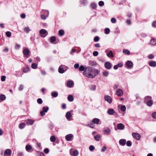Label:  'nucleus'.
<instances>
[{
  "label": "nucleus",
  "instance_id": "603ef678",
  "mask_svg": "<svg viewBox=\"0 0 156 156\" xmlns=\"http://www.w3.org/2000/svg\"><path fill=\"white\" fill-rule=\"evenodd\" d=\"M98 4L100 6H102L104 5V2L103 1H101L99 2Z\"/></svg>",
  "mask_w": 156,
  "mask_h": 156
},
{
  "label": "nucleus",
  "instance_id": "a878e982",
  "mask_svg": "<svg viewBox=\"0 0 156 156\" xmlns=\"http://www.w3.org/2000/svg\"><path fill=\"white\" fill-rule=\"evenodd\" d=\"M25 124L24 122L21 123L19 125V128L20 129H22L25 126Z\"/></svg>",
  "mask_w": 156,
  "mask_h": 156
},
{
  "label": "nucleus",
  "instance_id": "e2e57ef3",
  "mask_svg": "<svg viewBox=\"0 0 156 156\" xmlns=\"http://www.w3.org/2000/svg\"><path fill=\"white\" fill-rule=\"evenodd\" d=\"M44 152L46 154L48 153L49 152V149L48 148L45 149L44 150Z\"/></svg>",
  "mask_w": 156,
  "mask_h": 156
},
{
  "label": "nucleus",
  "instance_id": "8fccbe9b",
  "mask_svg": "<svg viewBox=\"0 0 156 156\" xmlns=\"http://www.w3.org/2000/svg\"><path fill=\"white\" fill-rule=\"evenodd\" d=\"M88 126L90 127L91 128H93L94 126V123L92 122H91L89 124Z\"/></svg>",
  "mask_w": 156,
  "mask_h": 156
},
{
  "label": "nucleus",
  "instance_id": "58836bf2",
  "mask_svg": "<svg viewBox=\"0 0 156 156\" xmlns=\"http://www.w3.org/2000/svg\"><path fill=\"white\" fill-rule=\"evenodd\" d=\"M95 140L97 141H98L100 138V136L99 135H97L94 136Z\"/></svg>",
  "mask_w": 156,
  "mask_h": 156
},
{
  "label": "nucleus",
  "instance_id": "412c9836",
  "mask_svg": "<svg viewBox=\"0 0 156 156\" xmlns=\"http://www.w3.org/2000/svg\"><path fill=\"white\" fill-rule=\"evenodd\" d=\"M67 84L68 87L71 88L73 86L74 82L72 81H69L67 82Z\"/></svg>",
  "mask_w": 156,
  "mask_h": 156
},
{
  "label": "nucleus",
  "instance_id": "4c0bfd02",
  "mask_svg": "<svg viewBox=\"0 0 156 156\" xmlns=\"http://www.w3.org/2000/svg\"><path fill=\"white\" fill-rule=\"evenodd\" d=\"M37 66V64L35 63H32L31 65V67L33 69H36Z\"/></svg>",
  "mask_w": 156,
  "mask_h": 156
},
{
  "label": "nucleus",
  "instance_id": "4be33fe9",
  "mask_svg": "<svg viewBox=\"0 0 156 156\" xmlns=\"http://www.w3.org/2000/svg\"><path fill=\"white\" fill-rule=\"evenodd\" d=\"M117 127L119 129L123 130L124 129L125 126L123 124L120 123L118 124Z\"/></svg>",
  "mask_w": 156,
  "mask_h": 156
},
{
  "label": "nucleus",
  "instance_id": "f8f14e48",
  "mask_svg": "<svg viewBox=\"0 0 156 156\" xmlns=\"http://www.w3.org/2000/svg\"><path fill=\"white\" fill-rule=\"evenodd\" d=\"M26 149L27 152H31L34 151L32 147L29 144L26 145Z\"/></svg>",
  "mask_w": 156,
  "mask_h": 156
},
{
  "label": "nucleus",
  "instance_id": "c756f323",
  "mask_svg": "<svg viewBox=\"0 0 156 156\" xmlns=\"http://www.w3.org/2000/svg\"><path fill=\"white\" fill-rule=\"evenodd\" d=\"M6 97L3 94H1L0 96V100L1 101H4Z\"/></svg>",
  "mask_w": 156,
  "mask_h": 156
},
{
  "label": "nucleus",
  "instance_id": "c9c22d12",
  "mask_svg": "<svg viewBox=\"0 0 156 156\" xmlns=\"http://www.w3.org/2000/svg\"><path fill=\"white\" fill-rule=\"evenodd\" d=\"M51 96L54 98L56 97L58 95V93L57 92H53L51 94Z\"/></svg>",
  "mask_w": 156,
  "mask_h": 156
},
{
  "label": "nucleus",
  "instance_id": "37998d69",
  "mask_svg": "<svg viewBox=\"0 0 156 156\" xmlns=\"http://www.w3.org/2000/svg\"><path fill=\"white\" fill-rule=\"evenodd\" d=\"M37 102L39 104H41L43 103L42 100L41 98H38L37 100Z\"/></svg>",
  "mask_w": 156,
  "mask_h": 156
},
{
  "label": "nucleus",
  "instance_id": "49530a36",
  "mask_svg": "<svg viewBox=\"0 0 156 156\" xmlns=\"http://www.w3.org/2000/svg\"><path fill=\"white\" fill-rule=\"evenodd\" d=\"M6 36L8 37H10L11 35V33L9 31H7L5 33Z\"/></svg>",
  "mask_w": 156,
  "mask_h": 156
},
{
  "label": "nucleus",
  "instance_id": "423d86ee",
  "mask_svg": "<svg viewBox=\"0 0 156 156\" xmlns=\"http://www.w3.org/2000/svg\"><path fill=\"white\" fill-rule=\"evenodd\" d=\"M70 151V154L72 156H77L79 154V152L77 150L71 149Z\"/></svg>",
  "mask_w": 156,
  "mask_h": 156
},
{
  "label": "nucleus",
  "instance_id": "6ab92c4d",
  "mask_svg": "<svg viewBox=\"0 0 156 156\" xmlns=\"http://www.w3.org/2000/svg\"><path fill=\"white\" fill-rule=\"evenodd\" d=\"M73 136L71 134H69L66 136L65 138L66 140L68 141H70L72 140V138Z\"/></svg>",
  "mask_w": 156,
  "mask_h": 156
},
{
  "label": "nucleus",
  "instance_id": "774afa93",
  "mask_svg": "<svg viewBox=\"0 0 156 156\" xmlns=\"http://www.w3.org/2000/svg\"><path fill=\"white\" fill-rule=\"evenodd\" d=\"M66 108V105L65 104H63L62 105V108L63 109H65Z\"/></svg>",
  "mask_w": 156,
  "mask_h": 156
},
{
  "label": "nucleus",
  "instance_id": "20e7f679",
  "mask_svg": "<svg viewBox=\"0 0 156 156\" xmlns=\"http://www.w3.org/2000/svg\"><path fill=\"white\" fill-rule=\"evenodd\" d=\"M30 51L28 48H26L24 49L23 51L24 57L27 58H29L30 56Z\"/></svg>",
  "mask_w": 156,
  "mask_h": 156
},
{
  "label": "nucleus",
  "instance_id": "0e129e2a",
  "mask_svg": "<svg viewBox=\"0 0 156 156\" xmlns=\"http://www.w3.org/2000/svg\"><path fill=\"white\" fill-rule=\"evenodd\" d=\"M152 26L154 27H156V21H154L152 23Z\"/></svg>",
  "mask_w": 156,
  "mask_h": 156
},
{
  "label": "nucleus",
  "instance_id": "72a5a7b5",
  "mask_svg": "<svg viewBox=\"0 0 156 156\" xmlns=\"http://www.w3.org/2000/svg\"><path fill=\"white\" fill-rule=\"evenodd\" d=\"M56 40V37L55 36H52L50 39V42L53 43Z\"/></svg>",
  "mask_w": 156,
  "mask_h": 156
},
{
  "label": "nucleus",
  "instance_id": "1a4fd4ad",
  "mask_svg": "<svg viewBox=\"0 0 156 156\" xmlns=\"http://www.w3.org/2000/svg\"><path fill=\"white\" fill-rule=\"evenodd\" d=\"M105 52L106 53V55L109 58L113 57L114 56L112 51V50H110L108 51V50H106L105 51Z\"/></svg>",
  "mask_w": 156,
  "mask_h": 156
},
{
  "label": "nucleus",
  "instance_id": "69168bd1",
  "mask_svg": "<svg viewBox=\"0 0 156 156\" xmlns=\"http://www.w3.org/2000/svg\"><path fill=\"white\" fill-rule=\"evenodd\" d=\"M21 17L22 18H24L26 17L25 14L24 13H22L21 15Z\"/></svg>",
  "mask_w": 156,
  "mask_h": 156
},
{
  "label": "nucleus",
  "instance_id": "f704fd0d",
  "mask_svg": "<svg viewBox=\"0 0 156 156\" xmlns=\"http://www.w3.org/2000/svg\"><path fill=\"white\" fill-rule=\"evenodd\" d=\"M90 7L92 9H95L96 8V5L94 3H92L91 4Z\"/></svg>",
  "mask_w": 156,
  "mask_h": 156
},
{
  "label": "nucleus",
  "instance_id": "a211bd4d",
  "mask_svg": "<svg viewBox=\"0 0 156 156\" xmlns=\"http://www.w3.org/2000/svg\"><path fill=\"white\" fill-rule=\"evenodd\" d=\"M105 101L110 103L112 102V99L111 97L108 95H106L105 97Z\"/></svg>",
  "mask_w": 156,
  "mask_h": 156
},
{
  "label": "nucleus",
  "instance_id": "f03ea898",
  "mask_svg": "<svg viewBox=\"0 0 156 156\" xmlns=\"http://www.w3.org/2000/svg\"><path fill=\"white\" fill-rule=\"evenodd\" d=\"M68 67L64 65L60 66L58 68V71L60 73H64L67 69Z\"/></svg>",
  "mask_w": 156,
  "mask_h": 156
},
{
  "label": "nucleus",
  "instance_id": "f3484780",
  "mask_svg": "<svg viewBox=\"0 0 156 156\" xmlns=\"http://www.w3.org/2000/svg\"><path fill=\"white\" fill-rule=\"evenodd\" d=\"M34 121V120L30 119H27L25 121L27 125H31L33 124Z\"/></svg>",
  "mask_w": 156,
  "mask_h": 156
},
{
  "label": "nucleus",
  "instance_id": "9b49d317",
  "mask_svg": "<svg viewBox=\"0 0 156 156\" xmlns=\"http://www.w3.org/2000/svg\"><path fill=\"white\" fill-rule=\"evenodd\" d=\"M132 136L134 138L137 140H139L140 139V136L138 133H132Z\"/></svg>",
  "mask_w": 156,
  "mask_h": 156
},
{
  "label": "nucleus",
  "instance_id": "39448f33",
  "mask_svg": "<svg viewBox=\"0 0 156 156\" xmlns=\"http://www.w3.org/2000/svg\"><path fill=\"white\" fill-rule=\"evenodd\" d=\"M43 110L40 112V114L41 116H43L45 115V113L47 112L49 109L48 107H43L42 108Z\"/></svg>",
  "mask_w": 156,
  "mask_h": 156
},
{
  "label": "nucleus",
  "instance_id": "09e8293b",
  "mask_svg": "<svg viewBox=\"0 0 156 156\" xmlns=\"http://www.w3.org/2000/svg\"><path fill=\"white\" fill-rule=\"evenodd\" d=\"M29 70V69L28 67H25L24 68L23 71L24 73H27Z\"/></svg>",
  "mask_w": 156,
  "mask_h": 156
},
{
  "label": "nucleus",
  "instance_id": "7ed1b4c3",
  "mask_svg": "<svg viewBox=\"0 0 156 156\" xmlns=\"http://www.w3.org/2000/svg\"><path fill=\"white\" fill-rule=\"evenodd\" d=\"M151 97L150 96H147L144 98L145 101H147V105L148 106H151L153 104V102L151 100Z\"/></svg>",
  "mask_w": 156,
  "mask_h": 156
},
{
  "label": "nucleus",
  "instance_id": "ea45409f",
  "mask_svg": "<svg viewBox=\"0 0 156 156\" xmlns=\"http://www.w3.org/2000/svg\"><path fill=\"white\" fill-rule=\"evenodd\" d=\"M85 68L83 66L81 65L79 67V70L80 71H83L85 70Z\"/></svg>",
  "mask_w": 156,
  "mask_h": 156
},
{
  "label": "nucleus",
  "instance_id": "a19ab883",
  "mask_svg": "<svg viewBox=\"0 0 156 156\" xmlns=\"http://www.w3.org/2000/svg\"><path fill=\"white\" fill-rule=\"evenodd\" d=\"M55 138L54 136H51L50 138V141L52 142H54L55 140Z\"/></svg>",
  "mask_w": 156,
  "mask_h": 156
},
{
  "label": "nucleus",
  "instance_id": "79ce46f5",
  "mask_svg": "<svg viewBox=\"0 0 156 156\" xmlns=\"http://www.w3.org/2000/svg\"><path fill=\"white\" fill-rule=\"evenodd\" d=\"M21 47V45L19 44H16L15 46V48L16 49H18Z\"/></svg>",
  "mask_w": 156,
  "mask_h": 156
},
{
  "label": "nucleus",
  "instance_id": "4468645a",
  "mask_svg": "<svg viewBox=\"0 0 156 156\" xmlns=\"http://www.w3.org/2000/svg\"><path fill=\"white\" fill-rule=\"evenodd\" d=\"M112 65L109 62H107L105 64V67L107 69H110L112 67Z\"/></svg>",
  "mask_w": 156,
  "mask_h": 156
},
{
  "label": "nucleus",
  "instance_id": "ddd939ff",
  "mask_svg": "<svg viewBox=\"0 0 156 156\" xmlns=\"http://www.w3.org/2000/svg\"><path fill=\"white\" fill-rule=\"evenodd\" d=\"M116 94L118 96L121 97L123 94L122 90L121 89H118L116 91Z\"/></svg>",
  "mask_w": 156,
  "mask_h": 156
},
{
  "label": "nucleus",
  "instance_id": "b1692460",
  "mask_svg": "<svg viewBox=\"0 0 156 156\" xmlns=\"http://www.w3.org/2000/svg\"><path fill=\"white\" fill-rule=\"evenodd\" d=\"M92 121V122L95 124H98L100 121V119L98 118H94Z\"/></svg>",
  "mask_w": 156,
  "mask_h": 156
},
{
  "label": "nucleus",
  "instance_id": "bb28decb",
  "mask_svg": "<svg viewBox=\"0 0 156 156\" xmlns=\"http://www.w3.org/2000/svg\"><path fill=\"white\" fill-rule=\"evenodd\" d=\"M68 100L69 101H73L74 98L72 95H69L68 96Z\"/></svg>",
  "mask_w": 156,
  "mask_h": 156
},
{
  "label": "nucleus",
  "instance_id": "4d7b16f0",
  "mask_svg": "<svg viewBox=\"0 0 156 156\" xmlns=\"http://www.w3.org/2000/svg\"><path fill=\"white\" fill-rule=\"evenodd\" d=\"M152 116L153 118L156 119V112H153L152 114Z\"/></svg>",
  "mask_w": 156,
  "mask_h": 156
},
{
  "label": "nucleus",
  "instance_id": "c85d7f7f",
  "mask_svg": "<svg viewBox=\"0 0 156 156\" xmlns=\"http://www.w3.org/2000/svg\"><path fill=\"white\" fill-rule=\"evenodd\" d=\"M103 75L105 77H107L109 74V73L107 70H105L102 73Z\"/></svg>",
  "mask_w": 156,
  "mask_h": 156
},
{
  "label": "nucleus",
  "instance_id": "338daca9",
  "mask_svg": "<svg viewBox=\"0 0 156 156\" xmlns=\"http://www.w3.org/2000/svg\"><path fill=\"white\" fill-rule=\"evenodd\" d=\"M41 18L43 20H45L46 19V17L44 15H41Z\"/></svg>",
  "mask_w": 156,
  "mask_h": 156
},
{
  "label": "nucleus",
  "instance_id": "2eb2a0df",
  "mask_svg": "<svg viewBox=\"0 0 156 156\" xmlns=\"http://www.w3.org/2000/svg\"><path fill=\"white\" fill-rule=\"evenodd\" d=\"M111 133V129L110 128L107 127L104 130V134L105 135H108Z\"/></svg>",
  "mask_w": 156,
  "mask_h": 156
},
{
  "label": "nucleus",
  "instance_id": "052dcab7",
  "mask_svg": "<svg viewBox=\"0 0 156 156\" xmlns=\"http://www.w3.org/2000/svg\"><path fill=\"white\" fill-rule=\"evenodd\" d=\"M74 66L75 68L77 69L79 67V65L78 63H76L74 65Z\"/></svg>",
  "mask_w": 156,
  "mask_h": 156
},
{
  "label": "nucleus",
  "instance_id": "c03bdc74",
  "mask_svg": "<svg viewBox=\"0 0 156 156\" xmlns=\"http://www.w3.org/2000/svg\"><path fill=\"white\" fill-rule=\"evenodd\" d=\"M89 149L90 151H92L94 150L95 148L94 146L91 145L89 147Z\"/></svg>",
  "mask_w": 156,
  "mask_h": 156
},
{
  "label": "nucleus",
  "instance_id": "6e6d98bb",
  "mask_svg": "<svg viewBox=\"0 0 156 156\" xmlns=\"http://www.w3.org/2000/svg\"><path fill=\"white\" fill-rule=\"evenodd\" d=\"M93 54L94 56H96L98 55V53L97 51H94L93 52Z\"/></svg>",
  "mask_w": 156,
  "mask_h": 156
},
{
  "label": "nucleus",
  "instance_id": "f257e3e1",
  "mask_svg": "<svg viewBox=\"0 0 156 156\" xmlns=\"http://www.w3.org/2000/svg\"><path fill=\"white\" fill-rule=\"evenodd\" d=\"M99 71L93 68L87 66L83 73V74L89 78H94L97 74L99 73Z\"/></svg>",
  "mask_w": 156,
  "mask_h": 156
},
{
  "label": "nucleus",
  "instance_id": "aec40b11",
  "mask_svg": "<svg viewBox=\"0 0 156 156\" xmlns=\"http://www.w3.org/2000/svg\"><path fill=\"white\" fill-rule=\"evenodd\" d=\"M88 65L91 66H95L97 65V62L94 61L90 60L88 61Z\"/></svg>",
  "mask_w": 156,
  "mask_h": 156
},
{
  "label": "nucleus",
  "instance_id": "bf43d9fd",
  "mask_svg": "<svg viewBox=\"0 0 156 156\" xmlns=\"http://www.w3.org/2000/svg\"><path fill=\"white\" fill-rule=\"evenodd\" d=\"M111 21L113 23H115L116 22V20L115 18H112L111 19Z\"/></svg>",
  "mask_w": 156,
  "mask_h": 156
},
{
  "label": "nucleus",
  "instance_id": "9d476101",
  "mask_svg": "<svg viewBox=\"0 0 156 156\" xmlns=\"http://www.w3.org/2000/svg\"><path fill=\"white\" fill-rule=\"evenodd\" d=\"M133 63L130 61H128L126 63V65L128 68L131 69L133 67Z\"/></svg>",
  "mask_w": 156,
  "mask_h": 156
},
{
  "label": "nucleus",
  "instance_id": "0eeeda50",
  "mask_svg": "<svg viewBox=\"0 0 156 156\" xmlns=\"http://www.w3.org/2000/svg\"><path fill=\"white\" fill-rule=\"evenodd\" d=\"M40 34L41 37H44L47 35L48 32L46 30H40Z\"/></svg>",
  "mask_w": 156,
  "mask_h": 156
},
{
  "label": "nucleus",
  "instance_id": "393cba45",
  "mask_svg": "<svg viewBox=\"0 0 156 156\" xmlns=\"http://www.w3.org/2000/svg\"><path fill=\"white\" fill-rule=\"evenodd\" d=\"M119 143L122 145H124L126 144V140L124 139H121L119 141Z\"/></svg>",
  "mask_w": 156,
  "mask_h": 156
},
{
  "label": "nucleus",
  "instance_id": "864d4df0",
  "mask_svg": "<svg viewBox=\"0 0 156 156\" xmlns=\"http://www.w3.org/2000/svg\"><path fill=\"white\" fill-rule=\"evenodd\" d=\"M107 149V147L106 146H105L102 147L101 151L102 152H105L106 150Z\"/></svg>",
  "mask_w": 156,
  "mask_h": 156
},
{
  "label": "nucleus",
  "instance_id": "473e14b6",
  "mask_svg": "<svg viewBox=\"0 0 156 156\" xmlns=\"http://www.w3.org/2000/svg\"><path fill=\"white\" fill-rule=\"evenodd\" d=\"M123 52L125 54L127 55H129L130 54V51L129 50L126 49H123Z\"/></svg>",
  "mask_w": 156,
  "mask_h": 156
},
{
  "label": "nucleus",
  "instance_id": "13d9d810",
  "mask_svg": "<svg viewBox=\"0 0 156 156\" xmlns=\"http://www.w3.org/2000/svg\"><path fill=\"white\" fill-rule=\"evenodd\" d=\"M6 79V77L5 76H1V80L2 81H4Z\"/></svg>",
  "mask_w": 156,
  "mask_h": 156
},
{
  "label": "nucleus",
  "instance_id": "dca6fc26",
  "mask_svg": "<svg viewBox=\"0 0 156 156\" xmlns=\"http://www.w3.org/2000/svg\"><path fill=\"white\" fill-rule=\"evenodd\" d=\"M71 112H72V111L68 112L66 113V116L68 120H70V119L72 116V115L71 113Z\"/></svg>",
  "mask_w": 156,
  "mask_h": 156
},
{
  "label": "nucleus",
  "instance_id": "680f3d73",
  "mask_svg": "<svg viewBox=\"0 0 156 156\" xmlns=\"http://www.w3.org/2000/svg\"><path fill=\"white\" fill-rule=\"evenodd\" d=\"M23 85H20L19 87V90H22L23 89Z\"/></svg>",
  "mask_w": 156,
  "mask_h": 156
},
{
  "label": "nucleus",
  "instance_id": "3c124183",
  "mask_svg": "<svg viewBox=\"0 0 156 156\" xmlns=\"http://www.w3.org/2000/svg\"><path fill=\"white\" fill-rule=\"evenodd\" d=\"M99 38L98 36H96L94 38V41L95 42H97L99 41Z\"/></svg>",
  "mask_w": 156,
  "mask_h": 156
},
{
  "label": "nucleus",
  "instance_id": "2f4dec72",
  "mask_svg": "<svg viewBox=\"0 0 156 156\" xmlns=\"http://www.w3.org/2000/svg\"><path fill=\"white\" fill-rule=\"evenodd\" d=\"M151 43L153 45H155L156 44V40L154 38L152 39L151 41Z\"/></svg>",
  "mask_w": 156,
  "mask_h": 156
},
{
  "label": "nucleus",
  "instance_id": "5701e85b",
  "mask_svg": "<svg viewBox=\"0 0 156 156\" xmlns=\"http://www.w3.org/2000/svg\"><path fill=\"white\" fill-rule=\"evenodd\" d=\"M114 113L115 111L112 109H109L107 111V113L110 115H112Z\"/></svg>",
  "mask_w": 156,
  "mask_h": 156
},
{
  "label": "nucleus",
  "instance_id": "cd10ccee",
  "mask_svg": "<svg viewBox=\"0 0 156 156\" xmlns=\"http://www.w3.org/2000/svg\"><path fill=\"white\" fill-rule=\"evenodd\" d=\"M149 65L152 67L156 66V62L154 61H151L149 62Z\"/></svg>",
  "mask_w": 156,
  "mask_h": 156
},
{
  "label": "nucleus",
  "instance_id": "7c9ffc66",
  "mask_svg": "<svg viewBox=\"0 0 156 156\" xmlns=\"http://www.w3.org/2000/svg\"><path fill=\"white\" fill-rule=\"evenodd\" d=\"M64 34V31L63 30H59L58 32V34L60 36H62Z\"/></svg>",
  "mask_w": 156,
  "mask_h": 156
},
{
  "label": "nucleus",
  "instance_id": "a18cd8bd",
  "mask_svg": "<svg viewBox=\"0 0 156 156\" xmlns=\"http://www.w3.org/2000/svg\"><path fill=\"white\" fill-rule=\"evenodd\" d=\"M23 153L22 152L18 151L17 153V156H23Z\"/></svg>",
  "mask_w": 156,
  "mask_h": 156
},
{
  "label": "nucleus",
  "instance_id": "de8ad7c7",
  "mask_svg": "<svg viewBox=\"0 0 156 156\" xmlns=\"http://www.w3.org/2000/svg\"><path fill=\"white\" fill-rule=\"evenodd\" d=\"M126 110V107L124 105H123L121 107V110L122 111H124Z\"/></svg>",
  "mask_w": 156,
  "mask_h": 156
},
{
  "label": "nucleus",
  "instance_id": "e433bc0d",
  "mask_svg": "<svg viewBox=\"0 0 156 156\" xmlns=\"http://www.w3.org/2000/svg\"><path fill=\"white\" fill-rule=\"evenodd\" d=\"M96 89V86L95 85H92L90 87V89L91 90H95Z\"/></svg>",
  "mask_w": 156,
  "mask_h": 156
},
{
  "label": "nucleus",
  "instance_id": "5fc2aeb1",
  "mask_svg": "<svg viewBox=\"0 0 156 156\" xmlns=\"http://www.w3.org/2000/svg\"><path fill=\"white\" fill-rule=\"evenodd\" d=\"M126 145L128 147H130L131 145V143L130 141H128L126 143Z\"/></svg>",
  "mask_w": 156,
  "mask_h": 156
},
{
  "label": "nucleus",
  "instance_id": "6e6552de",
  "mask_svg": "<svg viewBox=\"0 0 156 156\" xmlns=\"http://www.w3.org/2000/svg\"><path fill=\"white\" fill-rule=\"evenodd\" d=\"M12 153V151L10 149H6L4 152V156H11Z\"/></svg>",
  "mask_w": 156,
  "mask_h": 156
}]
</instances>
